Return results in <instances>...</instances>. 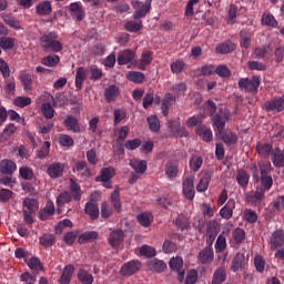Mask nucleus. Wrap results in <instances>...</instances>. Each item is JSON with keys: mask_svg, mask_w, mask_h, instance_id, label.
I'll use <instances>...</instances> for the list:
<instances>
[{"mask_svg": "<svg viewBox=\"0 0 284 284\" xmlns=\"http://www.w3.org/2000/svg\"><path fill=\"white\" fill-rule=\"evenodd\" d=\"M252 176L255 183H261L260 190L262 192H270L274 185V179H272V163L270 161H260L257 164L252 163L250 165Z\"/></svg>", "mask_w": 284, "mask_h": 284, "instance_id": "obj_1", "label": "nucleus"}, {"mask_svg": "<svg viewBox=\"0 0 284 284\" xmlns=\"http://www.w3.org/2000/svg\"><path fill=\"white\" fill-rule=\"evenodd\" d=\"M59 34L57 32H45L39 38L42 50L44 52H61L63 44L58 41Z\"/></svg>", "mask_w": 284, "mask_h": 284, "instance_id": "obj_2", "label": "nucleus"}, {"mask_svg": "<svg viewBox=\"0 0 284 284\" xmlns=\"http://www.w3.org/2000/svg\"><path fill=\"white\" fill-rule=\"evenodd\" d=\"M261 88V77L253 75L250 78H242L239 80V89L245 90V92H258Z\"/></svg>", "mask_w": 284, "mask_h": 284, "instance_id": "obj_3", "label": "nucleus"}, {"mask_svg": "<svg viewBox=\"0 0 284 284\" xmlns=\"http://www.w3.org/2000/svg\"><path fill=\"white\" fill-rule=\"evenodd\" d=\"M132 8H134L135 12L133 14V19L139 21V19H143L146 17L148 12H150L152 8V0H146L144 3L139 0H133L131 2Z\"/></svg>", "mask_w": 284, "mask_h": 284, "instance_id": "obj_4", "label": "nucleus"}, {"mask_svg": "<svg viewBox=\"0 0 284 284\" xmlns=\"http://www.w3.org/2000/svg\"><path fill=\"white\" fill-rule=\"evenodd\" d=\"M230 111L223 109H220L219 112L213 115L212 122L219 134H223V132H225V123L230 121Z\"/></svg>", "mask_w": 284, "mask_h": 284, "instance_id": "obj_5", "label": "nucleus"}, {"mask_svg": "<svg viewBox=\"0 0 284 284\" xmlns=\"http://www.w3.org/2000/svg\"><path fill=\"white\" fill-rule=\"evenodd\" d=\"M141 261L131 260L120 267V276L130 278V276H134V274L141 271Z\"/></svg>", "mask_w": 284, "mask_h": 284, "instance_id": "obj_6", "label": "nucleus"}, {"mask_svg": "<svg viewBox=\"0 0 284 284\" xmlns=\"http://www.w3.org/2000/svg\"><path fill=\"white\" fill-rule=\"evenodd\" d=\"M182 194L186 201H194L196 191L194 190V178L192 175L186 176L182 183Z\"/></svg>", "mask_w": 284, "mask_h": 284, "instance_id": "obj_7", "label": "nucleus"}, {"mask_svg": "<svg viewBox=\"0 0 284 284\" xmlns=\"http://www.w3.org/2000/svg\"><path fill=\"white\" fill-rule=\"evenodd\" d=\"M124 239H125V233L123 232V230L115 229L109 233L108 243L113 247V250H119Z\"/></svg>", "mask_w": 284, "mask_h": 284, "instance_id": "obj_8", "label": "nucleus"}, {"mask_svg": "<svg viewBox=\"0 0 284 284\" xmlns=\"http://www.w3.org/2000/svg\"><path fill=\"white\" fill-rule=\"evenodd\" d=\"M264 110H266V112H283L284 94L282 97H276L270 101L264 102Z\"/></svg>", "mask_w": 284, "mask_h": 284, "instance_id": "obj_9", "label": "nucleus"}, {"mask_svg": "<svg viewBox=\"0 0 284 284\" xmlns=\"http://www.w3.org/2000/svg\"><path fill=\"white\" fill-rule=\"evenodd\" d=\"M219 236V222L212 220L206 224V245H214Z\"/></svg>", "mask_w": 284, "mask_h": 284, "instance_id": "obj_10", "label": "nucleus"}, {"mask_svg": "<svg viewBox=\"0 0 284 284\" xmlns=\"http://www.w3.org/2000/svg\"><path fill=\"white\" fill-rule=\"evenodd\" d=\"M195 134L200 136L204 143H212V141H214V133H212V129L205 124H199L195 129Z\"/></svg>", "mask_w": 284, "mask_h": 284, "instance_id": "obj_11", "label": "nucleus"}, {"mask_svg": "<svg viewBox=\"0 0 284 284\" xmlns=\"http://www.w3.org/2000/svg\"><path fill=\"white\" fill-rule=\"evenodd\" d=\"M246 201L250 203V205H253V207H261V204L263 201H265V191L257 189L253 193H247Z\"/></svg>", "mask_w": 284, "mask_h": 284, "instance_id": "obj_12", "label": "nucleus"}, {"mask_svg": "<svg viewBox=\"0 0 284 284\" xmlns=\"http://www.w3.org/2000/svg\"><path fill=\"white\" fill-rule=\"evenodd\" d=\"M197 261H200L202 265H207L212 263V261H214V248L212 247V245L206 244V246L202 251H200L197 255Z\"/></svg>", "mask_w": 284, "mask_h": 284, "instance_id": "obj_13", "label": "nucleus"}, {"mask_svg": "<svg viewBox=\"0 0 284 284\" xmlns=\"http://www.w3.org/2000/svg\"><path fill=\"white\" fill-rule=\"evenodd\" d=\"M64 170V163L55 162L47 168V174L50 176V179H61V176H63Z\"/></svg>", "mask_w": 284, "mask_h": 284, "instance_id": "obj_14", "label": "nucleus"}, {"mask_svg": "<svg viewBox=\"0 0 284 284\" xmlns=\"http://www.w3.org/2000/svg\"><path fill=\"white\" fill-rule=\"evenodd\" d=\"M85 214L90 215L91 221L99 219V203L94 201V194H91V199L84 206Z\"/></svg>", "mask_w": 284, "mask_h": 284, "instance_id": "obj_15", "label": "nucleus"}, {"mask_svg": "<svg viewBox=\"0 0 284 284\" xmlns=\"http://www.w3.org/2000/svg\"><path fill=\"white\" fill-rule=\"evenodd\" d=\"M246 264L247 260H245V254L236 253L232 260L231 272H243V270H245Z\"/></svg>", "mask_w": 284, "mask_h": 284, "instance_id": "obj_16", "label": "nucleus"}, {"mask_svg": "<svg viewBox=\"0 0 284 284\" xmlns=\"http://www.w3.org/2000/svg\"><path fill=\"white\" fill-rule=\"evenodd\" d=\"M64 128L68 132H73V134H81V124L79 120L73 115H67L65 120L63 121Z\"/></svg>", "mask_w": 284, "mask_h": 284, "instance_id": "obj_17", "label": "nucleus"}, {"mask_svg": "<svg viewBox=\"0 0 284 284\" xmlns=\"http://www.w3.org/2000/svg\"><path fill=\"white\" fill-rule=\"evenodd\" d=\"M116 170L114 166L102 168L100 175L95 178L97 183H108L111 179H114Z\"/></svg>", "mask_w": 284, "mask_h": 284, "instance_id": "obj_18", "label": "nucleus"}, {"mask_svg": "<svg viewBox=\"0 0 284 284\" xmlns=\"http://www.w3.org/2000/svg\"><path fill=\"white\" fill-rule=\"evenodd\" d=\"M72 276H74V266L72 264L65 265L62 270L60 278L58 280V283L70 284L72 283Z\"/></svg>", "mask_w": 284, "mask_h": 284, "instance_id": "obj_19", "label": "nucleus"}, {"mask_svg": "<svg viewBox=\"0 0 284 284\" xmlns=\"http://www.w3.org/2000/svg\"><path fill=\"white\" fill-rule=\"evenodd\" d=\"M20 82L23 87V91L27 92V94H30L32 92V75L28 73L27 71H21L19 74Z\"/></svg>", "mask_w": 284, "mask_h": 284, "instance_id": "obj_20", "label": "nucleus"}, {"mask_svg": "<svg viewBox=\"0 0 284 284\" xmlns=\"http://www.w3.org/2000/svg\"><path fill=\"white\" fill-rule=\"evenodd\" d=\"M236 207V202L234 200H229L227 203L220 210V216L230 221L234 214V209Z\"/></svg>", "mask_w": 284, "mask_h": 284, "instance_id": "obj_21", "label": "nucleus"}, {"mask_svg": "<svg viewBox=\"0 0 284 284\" xmlns=\"http://www.w3.org/2000/svg\"><path fill=\"white\" fill-rule=\"evenodd\" d=\"M0 172L1 174L12 176V174L17 172V163H14L12 160H2L0 162Z\"/></svg>", "mask_w": 284, "mask_h": 284, "instance_id": "obj_22", "label": "nucleus"}, {"mask_svg": "<svg viewBox=\"0 0 284 284\" xmlns=\"http://www.w3.org/2000/svg\"><path fill=\"white\" fill-rule=\"evenodd\" d=\"M129 165L134 170L135 174H145L148 172V162L145 160H130Z\"/></svg>", "mask_w": 284, "mask_h": 284, "instance_id": "obj_23", "label": "nucleus"}, {"mask_svg": "<svg viewBox=\"0 0 284 284\" xmlns=\"http://www.w3.org/2000/svg\"><path fill=\"white\" fill-rule=\"evenodd\" d=\"M134 57H135L134 51L130 49L121 51L118 55V64L128 65V63H132V61H134Z\"/></svg>", "mask_w": 284, "mask_h": 284, "instance_id": "obj_24", "label": "nucleus"}, {"mask_svg": "<svg viewBox=\"0 0 284 284\" xmlns=\"http://www.w3.org/2000/svg\"><path fill=\"white\" fill-rule=\"evenodd\" d=\"M284 245V232L283 230H276L271 236V250L283 247Z\"/></svg>", "mask_w": 284, "mask_h": 284, "instance_id": "obj_25", "label": "nucleus"}, {"mask_svg": "<svg viewBox=\"0 0 284 284\" xmlns=\"http://www.w3.org/2000/svg\"><path fill=\"white\" fill-rule=\"evenodd\" d=\"M70 12L73 13L77 21H83L85 19V10L83 9V6L79 2H72L69 6Z\"/></svg>", "mask_w": 284, "mask_h": 284, "instance_id": "obj_26", "label": "nucleus"}, {"mask_svg": "<svg viewBox=\"0 0 284 284\" xmlns=\"http://www.w3.org/2000/svg\"><path fill=\"white\" fill-rule=\"evenodd\" d=\"M272 150H274V146L272 145V143L258 142L256 144V152L262 159H268L270 154H272V152H274Z\"/></svg>", "mask_w": 284, "mask_h": 284, "instance_id": "obj_27", "label": "nucleus"}, {"mask_svg": "<svg viewBox=\"0 0 284 284\" xmlns=\"http://www.w3.org/2000/svg\"><path fill=\"white\" fill-rule=\"evenodd\" d=\"M217 54H230V52H234L236 50V44L232 42V40H226L216 45L215 48Z\"/></svg>", "mask_w": 284, "mask_h": 284, "instance_id": "obj_28", "label": "nucleus"}, {"mask_svg": "<svg viewBox=\"0 0 284 284\" xmlns=\"http://www.w3.org/2000/svg\"><path fill=\"white\" fill-rule=\"evenodd\" d=\"M271 161L275 168H284V149L273 150Z\"/></svg>", "mask_w": 284, "mask_h": 284, "instance_id": "obj_29", "label": "nucleus"}, {"mask_svg": "<svg viewBox=\"0 0 284 284\" xmlns=\"http://www.w3.org/2000/svg\"><path fill=\"white\" fill-rule=\"evenodd\" d=\"M85 79H88V72L83 67H79L75 71V88L78 91L83 90Z\"/></svg>", "mask_w": 284, "mask_h": 284, "instance_id": "obj_30", "label": "nucleus"}, {"mask_svg": "<svg viewBox=\"0 0 284 284\" xmlns=\"http://www.w3.org/2000/svg\"><path fill=\"white\" fill-rule=\"evenodd\" d=\"M36 12L40 17H48L52 14V4L50 1L45 0L37 4Z\"/></svg>", "mask_w": 284, "mask_h": 284, "instance_id": "obj_31", "label": "nucleus"}, {"mask_svg": "<svg viewBox=\"0 0 284 284\" xmlns=\"http://www.w3.org/2000/svg\"><path fill=\"white\" fill-rule=\"evenodd\" d=\"M97 239H99V233L97 231H87L78 237V243H80V245H85V243H92V241H97Z\"/></svg>", "mask_w": 284, "mask_h": 284, "instance_id": "obj_32", "label": "nucleus"}, {"mask_svg": "<svg viewBox=\"0 0 284 284\" xmlns=\"http://www.w3.org/2000/svg\"><path fill=\"white\" fill-rule=\"evenodd\" d=\"M179 239V235L175 234L171 240H165L162 246L164 254H172V252H176L179 250V246L176 245V241Z\"/></svg>", "mask_w": 284, "mask_h": 284, "instance_id": "obj_33", "label": "nucleus"}, {"mask_svg": "<svg viewBox=\"0 0 284 284\" xmlns=\"http://www.w3.org/2000/svg\"><path fill=\"white\" fill-rule=\"evenodd\" d=\"M110 201L115 212L118 214H121V191L119 190V187H115V190L111 193Z\"/></svg>", "mask_w": 284, "mask_h": 284, "instance_id": "obj_34", "label": "nucleus"}, {"mask_svg": "<svg viewBox=\"0 0 284 284\" xmlns=\"http://www.w3.org/2000/svg\"><path fill=\"white\" fill-rule=\"evenodd\" d=\"M227 281V272L223 267H217L212 277V284H223Z\"/></svg>", "mask_w": 284, "mask_h": 284, "instance_id": "obj_35", "label": "nucleus"}, {"mask_svg": "<svg viewBox=\"0 0 284 284\" xmlns=\"http://www.w3.org/2000/svg\"><path fill=\"white\" fill-rule=\"evenodd\" d=\"M237 185L241 187H247L250 185V173L245 169H239L236 174Z\"/></svg>", "mask_w": 284, "mask_h": 284, "instance_id": "obj_36", "label": "nucleus"}, {"mask_svg": "<svg viewBox=\"0 0 284 284\" xmlns=\"http://www.w3.org/2000/svg\"><path fill=\"white\" fill-rule=\"evenodd\" d=\"M165 174L169 179H176L179 174V162L169 161L165 165Z\"/></svg>", "mask_w": 284, "mask_h": 284, "instance_id": "obj_37", "label": "nucleus"}, {"mask_svg": "<svg viewBox=\"0 0 284 284\" xmlns=\"http://www.w3.org/2000/svg\"><path fill=\"white\" fill-rule=\"evenodd\" d=\"M17 132V125H14V123H9L8 125H6V128L3 129V131L0 134V141L2 143H6V141H8V139H10L11 136H13V134Z\"/></svg>", "mask_w": 284, "mask_h": 284, "instance_id": "obj_38", "label": "nucleus"}, {"mask_svg": "<svg viewBox=\"0 0 284 284\" xmlns=\"http://www.w3.org/2000/svg\"><path fill=\"white\" fill-rule=\"evenodd\" d=\"M77 276H78V281L81 284H92V283H94V276L92 275V273H89L84 268H80Z\"/></svg>", "mask_w": 284, "mask_h": 284, "instance_id": "obj_39", "label": "nucleus"}, {"mask_svg": "<svg viewBox=\"0 0 284 284\" xmlns=\"http://www.w3.org/2000/svg\"><path fill=\"white\" fill-rule=\"evenodd\" d=\"M220 134H221L222 141H223V143H225V145H234L239 142V138L231 130L223 131V133H220Z\"/></svg>", "mask_w": 284, "mask_h": 284, "instance_id": "obj_40", "label": "nucleus"}, {"mask_svg": "<svg viewBox=\"0 0 284 284\" xmlns=\"http://www.w3.org/2000/svg\"><path fill=\"white\" fill-rule=\"evenodd\" d=\"M173 101H174V95H172V93H166L164 95L161 104V111L163 116H168V114H170V105H172Z\"/></svg>", "mask_w": 284, "mask_h": 284, "instance_id": "obj_41", "label": "nucleus"}, {"mask_svg": "<svg viewBox=\"0 0 284 284\" xmlns=\"http://www.w3.org/2000/svg\"><path fill=\"white\" fill-rule=\"evenodd\" d=\"M1 19L7 23V26H9V28H12L13 30H21V23L17 18H13L8 13H2Z\"/></svg>", "mask_w": 284, "mask_h": 284, "instance_id": "obj_42", "label": "nucleus"}, {"mask_svg": "<svg viewBox=\"0 0 284 284\" xmlns=\"http://www.w3.org/2000/svg\"><path fill=\"white\" fill-rule=\"evenodd\" d=\"M116 97H119V89L116 85H110L104 91V98L106 103H112V101H116Z\"/></svg>", "mask_w": 284, "mask_h": 284, "instance_id": "obj_43", "label": "nucleus"}, {"mask_svg": "<svg viewBox=\"0 0 284 284\" xmlns=\"http://www.w3.org/2000/svg\"><path fill=\"white\" fill-rule=\"evenodd\" d=\"M210 181H212V174L204 173L202 179L196 185L197 192H207V187H210Z\"/></svg>", "mask_w": 284, "mask_h": 284, "instance_id": "obj_44", "label": "nucleus"}, {"mask_svg": "<svg viewBox=\"0 0 284 284\" xmlns=\"http://www.w3.org/2000/svg\"><path fill=\"white\" fill-rule=\"evenodd\" d=\"M73 172H80L81 176H90L91 174L90 168H88V162L85 161L75 162Z\"/></svg>", "mask_w": 284, "mask_h": 284, "instance_id": "obj_45", "label": "nucleus"}, {"mask_svg": "<svg viewBox=\"0 0 284 284\" xmlns=\"http://www.w3.org/2000/svg\"><path fill=\"white\" fill-rule=\"evenodd\" d=\"M70 192L73 201H81V185H79L74 180H70Z\"/></svg>", "mask_w": 284, "mask_h": 284, "instance_id": "obj_46", "label": "nucleus"}, {"mask_svg": "<svg viewBox=\"0 0 284 284\" xmlns=\"http://www.w3.org/2000/svg\"><path fill=\"white\" fill-rule=\"evenodd\" d=\"M54 214V202H47L44 209L40 212V221H47L48 217Z\"/></svg>", "mask_w": 284, "mask_h": 284, "instance_id": "obj_47", "label": "nucleus"}, {"mask_svg": "<svg viewBox=\"0 0 284 284\" xmlns=\"http://www.w3.org/2000/svg\"><path fill=\"white\" fill-rule=\"evenodd\" d=\"M39 243L40 245H42V247H52V245L57 243V236H54V234L45 233L42 236H40Z\"/></svg>", "mask_w": 284, "mask_h": 284, "instance_id": "obj_48", "label": "nucleus"}, {"mask_svg": "<svg viewBox=\"0 0 284 284\" xmlns=\"http://www.w3.org/2000/svg\"><path fill=\"white\" fill-rule=\"evenodd\" d=\"M240 45L247 50L252 45V34L247 30L240 32Z\"/></svg>", "mask_w": 284, "mask_h": 284, "instance_id": "obj_49", "label": "nucleus"}, {"mask_svg": "<svg viewBox=\"0 0 284 284\" xmlns=\"http://www.w3.org/2000/svg\"><path fill=\"white\" fill-rule=\"evenodd\" d=\"M41 112L47 121H52V119H54L55 111L49 102L41 105Z\"/></svg>", "mask_w": 284, "mask_h": 284, "instance_id": "obj_50", "label": "nucleus"}, {"mask_svg": "<svg viewBox=\"0 0 284 284\" xmlns=\"http://www.w3.org/2000/svg\"><path fill=\"white\" fill-rule=\"evenodd\" d=\"M153 54L154 53L152 51H144L142 53V58L140 60V65H139L140 70H145V68H148V65L152 63Z\"/></svg>", "mask_w": 284, "mask_h": 284, "instance_id": "obj_51", "label": "nucleus"}, {"mask_svg": "<svg viewBox=\"0 0 284 284\" xmlns=\"http://www.w3.org/2000/svg\"><path fill=\"white\" fill-rule=\"evenodd\" d=\"M60 61L61 58H59V55H48L42 59L41 63L42 65H47V68H54L59 65Z\"/></svg>", "mask_w": 284, "mask_h": 284, "instance_id": "obj_52", "label": "nucleus"}, {"mask_svg": "<svg viewBox=\"0 0 284 284\" xmlns=\"http://www.w3.org/2000/svg\"><path fill=\"white\" fill-rule=\"evenodd\" d=\"M128 80L132 83H143L145 81V74L139 71H131L128 73Z\"/></svg>", "mask_w": 284, "mask_h": 284, "instance_id": "obj_53", "label": "nucleus"}, {"mask_svg": "<svg viewBox=\"0 0 284 284\" xmlns=\"http://www.w3.org/2000/svg\"><path fill=\"white\" fill-rule=\"evenodd\" d=\"M146 121L151 132H159L161 130V121H159L156 115H150Z\"/></svg>", "mask_w": 284, "mask_h": 284, "instance_id": "obj_54", "label": "nucleus"}, {"mask_svg": "<svg viewBox=\"0 0 284 284\" xmlns=\"http://www.w3.org/2000/svg\"><path fill=\"white\" fill-rule=\"evenodd\" d=\"M124 28L128 32H139L143 30V21H129Z\"/></svg>", "mask_w": 284, "mask_h": 284, "instance_id": "obj_55", "label": "nucleus"}, {"mask_svg": "<svg viewBox=\"0 0 284 284\" xmlns=\"http://www.w3.org/2000/svg\"><path fill=\"white\" fill-rule=\"evenodd\" d=\"M70 201H72V195L70 192L64 191L58 195L57 205L58 207H63L64 203H70Z\"/></svg>", "mask_w": 284, "mask_h": 284, "instance_id": "obj_56", "label": "nucleus"}, {"mask_svg": "<svg viewBox=\"0 0 284 284\" xmlns=\"http://www.w3.org/2000/svg\"><path fill=\"white\" fill-rule=\"evenodd\" d=\"M23 207H27V212H37V207H39V202L36 199L27 197L22 202Z\"/></svg>", "mask_w": 284, "mask_h": 284, "instance_id": "obj_57", "label": "nucleus"}, {"mask_svg": "<svg viewBox=\"0 0 284 284\" xmlns=\"http://www.w3.org/2000/svg\"><path fill=\"white\" fill-rule=\"evenodd\" d=\"M19 174L24 181H32V179H34V171L28 166H21L19 169Z\"/></svg>", "mask_w": 284, "mask_h": 284, "instance_id": "obj_58", "label": "nucleus"}, {"mask_svg": "<svg viewBox=\"0 0 284 284\" xmlns=\"http://www.w3.org/2000/svg\"><path fill=\"white\" fill-rule=\"evenodd\" d=\"M262 23L263 26H271V28H276V26H278V21H276V18L271 13H264L262 16Z\"/></svg>", "mask_w": 284, "mask_h": 284, "instance_id": "obj_59", "label": "nucleus"}, {"mask_svg": "<svg viewBox=\"0 0 284 284\" xmlns=\"http://www.w3.org/2000/svg\"><path fill=\"white\" fill-rule=\"evenodd\" d=\"M203 165V158L199 155H194L190 160V168L193 170V172H199L201 170V166Z\"/></svg>", "mask_w": 284, "mask_h": 284, "instance_id": "obj_60", "label": "nucleus"}, {"mask_svg": "<svg viewBox=\"0 0 284 284\" xmlns=\"http://www.w3.org/2000/svg\"><path fill=\"white\" fill-rule=\"evenodd\" d=\"M225 247H227V240L223 235H219L215 242V252L220 254L225 251Z\"/></svg>", "mask_w": 284, "mask_h": 284, "instance_id": "obj_61", "label": "nucleus"}, {"mask_svg": "<svg viewBox=\"0 0 284 284\" xmlns=\"http://www.w3.org/2000/svg\"><path fill=\"white\" fill-rule=\"evenodd\" d=\"M28 267L34 271H43V264L41 263V260H39V257H31L28 261Z\"/></svg>", "mask_w": 284, "mask_h": 284, "instance_id": "obj_62", "label": "nucleus"}, {"mask_svg": "<svg viewBox=\"0 0 284 284\" xmlns=\"http://www.w3.org/2000/svg\"><path fill=\"white\" fill-rule=\"evenodd\" d=\"M0 48L2 50H12L14 48V39L6 36L0 39Z\"/></svg>", "mask_w": 284, "mask_h": 284, "instance_id": "obj_63", "label": "nucleus"}, {"mask_svg": "<svg viewBox=\"0 0 284 284\" xmlns=\"http://www.w3.org/2000/svg\"><path fill=\"white\" fill-rule=\"evenodd\" d=\"M196 281H199V272L196 270H190L186 273V280L185 284H196Z\"/></svg>", "mask_w": 284, "mask_h": 284, "instance_id": "obj_64", "label": "nucleus"}]
</instances>
